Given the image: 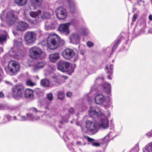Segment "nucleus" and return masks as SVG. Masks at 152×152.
<instances>
[{
    "label": "nucleus",
    "instance_id": "obj_12",
    "mask_svg": "<svg viewBox=\"0 0 152 152\" xmlns=\"http://www.w3.org/2000/svg\"><path fill=\"white\" fill-rule=\"evenodd\" d=\"M56 13L57 17L59 19H64L67 16L66 10L61 7H59L57 9Z\"/></svg>",
    "mask_w": 152,
    "mask_h": 152
},
{
    "label": "nucleus",
    "instance_id": "obj_59",
    "mask_svg": "<svg viewBox=\"0 0 152 152\" xmlns=\"http://www.w3.org/2000/svg\"><path fill=\"white\" fill-rule=\"evenodd\" d=\"M5 82L8 85H12V83H11L10 82L6 80L5 81Z\"/></svg>",
    "mask_w": 152,
    "mask_h": 152
},
{
    "label": "nucleus",
    "instance_id": "obj_30",
    "mask_svg": "<svg viewBox=\"0 0 152 152\" xmlns=\"http://www.w3.org/2000/svg\"><path fill=\"white\" fill-rule=\"evenodd\" d=\"M14 45L17 48H20L22 47L23 44L21 42L18 41L17 40H14Z\"/></svg>",
    "mask_w": 152,
    "mask_h": 152
},
{
    "label": "nucleus",
    "instance_id": "obj_25",
    "mask_svg": "<svg viewBox=\"0 0 152 152\" xmlns=\"http://www.w3.org/2000/svg\"><path fill=\"white\" fill-rule=\"evenodd\" d=\"M53 81L56 83V84L58 86L61 84L62 81L61 80V77L58 75L55 76L53 77Z\"/></svg>",
    "mask_w": 152,
    "mask_h": 152
},
{
    "label": "nucleus",
    "instance_id": "obj_31",
    "mask_svg": "<svg viewBox=\"0 0 152 152\" xmlns=\"http://www.w3.org/2000/svg\"><path fill=\"white\" fill-rule=\"evenodd\" d=\"M26 85L28 86H33L35 85V83H33L30 79H27L26 81Z\"/></svg>",
    "mask_w": 152,
    "mask_h": 152
},
{
    "label": "nucleus",
    "instance_id": "obj_6",
    "mask_svg": "<svg viewBox=\"0 0 152 152\" xmlns=\"http://www.w3.org/2000/svg\"><path fill=\"white\" fill-rule=\"evenodd\" d=\"M34 92L35 94L39 98L38 102L41 106L45 105L44 108L48 109V93L46 94L45 97L42 98L44 95V92L40 88H36Z\"/></svg>",
    "mask_w": 152,
    "mask_h": 152
},
{
    "label": "nucleus",
    "instance_id": "obj_19",
    "mask_svg": "<svg viewBox=\"0 0 152 152\" xmlns=\"http://www.w3.org/2000/svg\"><path fill=\"white\" fill-rule=\"evenodd\" d=\"M103 87L104 91L108 94H110L111 91V86L110 84L107 82L104 83Z\"/></svg>",
    "mask_w": 152,
    "mask_h": 152
},
{
    "label": "nucleus",
    "instance_id": "obj_28",
    "mask_svg": "<svg viewBox=\"0 0 152 152\" xmlns=\"http://www.w3.org/2000/svg\"><path fill=\"white\" fill-rule=\"evenodd\" d=\"M40 84L43 87H48V78L42 79L40 81Z\"/></svg>",
    "mask_w": 152,
    "mask_h": 152
},
{
    "label": "nucleus",
    "instance_id": "obj_49",
    "mask_svg": "<svg viewBox=\"0 0 152 152\" xmlns=\"http://www.w3.org/2000/svg\"><path fill=\"white\" fill-rule=\"evenodd\" d=\"M146 135L148 137H151L152 136V130L150 132H148L146 134Z\"/></svg>",
    "mask_w": 152,
    "mask_h": 152
},
{
    "label": "nucleus",
    "instance_id": "obj_48",
    "mask_svg": "<svg viewBox=\"0 0 152 152\" xmlns=\"http://www.w3.org/2000/svg\"><path fill=\"white\" fill-rule=\"evenodd\" d=\"M92 145L94 146H98L100 145L99 143L96 142H93L92 143Z\"/></svg>",
    "mask_w": 152,
    "mask_h": 152
},
{
    "label": "nucleus",
    "instance_id": "obj_50",
    "mask_svg": "<svg viewBox=\"0 0 152 152\" xmlns=\"http://www.w3.org/2000/svg\"><path fill=\"white\" fill-rule=\"evenodd\" d=\"M72 93L70 92H67L66 94V96L68 97H70L72 96Z\"/></svg>",
    "mask_w": 152,
    "mask_h": 152
},
{
    "label": "nucleus",
    "instance_id": "obj_32",
    "mask_svg": "<svg viewBox=\"0 0 152 152\" xmlns=\"http://www.w3.org/2000/svg\"><path fill=\"white\" fill-rule=\"evenodd\" d=\"M57 26V23L56 21H53L51 23L49 26L50 29H54Z\"/></svg>",
    "mask_w": 152,
    "mask_h": 152
},
{
    "label": "nucleus",
    "instance_id": "obj_51",
    "mask_svg": "<svg viewBox=\"0 0 152 152\" xmlns=\"http://www.w3.org/2000/svg\"><path fill=\"white\" fill-rule=\"evenodd\" d=\"M74 110L72 108H70L69 110V113L71 114H73L74 113Z\"/></svg>",
    "mask_w": 152,
    "mask_h": 152
},
{
    "label": "nucleus",
    "instance_id": "obj_29",
    "mask_svg": "<svg viewBox=\"0 0 152 152\" xmlns=\"http://www.w3.org/2000/svg\"><path fill=\"white\" fill-rule=\"evenodd\" d=\"M35 32L36 35V37H37L38 38H39L42 36L44 35L45 34H48L47 33H46L45 34H43V32L40 30L36 31Z\"/></svg>",
    "mask_w": 152,
    "mask_h": 152
},
{
    "label": "nucleus",
    "instance_id": "obj_47",
    "mask_svg": "<svg viewBox=\"0 0 152 152\" xmlns=\"http://www.w3.org/2000/svg\"><path fill=\"white\" fill-rule=\"evenodd\" d=\"M27 120V118L26 117L24 116H22L21 118V120L20 121H26Z\"/></svg>",
    "mask_w": 152,
    "mask_h": 152
},
{
    "label": "nucleus",
    "instance_id": "obj_34",
    "mask_svg": "<svg viewBox=\"0 0 152 152\" xmlns=\"http://www.w3.org/2000/svg\"><path fill=\"white\" fill-rule=\"evenodd\" d=\"M31 110L33 112H35L36 113H37L38 111L39 112H43L44 113V115H43V116H44L45 115L46 116V115H47V114H46V113H47V111H40V110L38 111L37 110V109L36 108H35L34 107H33V108H31Z\"/></svg>",
    "mask_w": 152,
    "mask_h": 152
},
{
    "label": "nucleus",
    "instance_id": "obj_38",
    "mask_svg": "<svg viewBox=\"0 0 152 152\" xmlns=\"http://www.w3.org/2000/svg\"><path fill=\"white\" fill-rule=\"evenodd\" d=\"M139 151V147L138 145H136L134 148H132L129 152H137Z\"/></svg>",
    "mask_w": 152,
    "mask_h": 152
},
{
    "label": "nucleus",
    "instance_id": "obj_42",
    "mask_svg": "<svg viewBox=\"0 0 152 152\" xmlns=\"http://www.w3.org/2000/svg\"><path fill=\"white\" fill-rule=\"evenodd\" d=\"M53 96L52 94L51 93L48 94V100L50 101H52L53 100Z\"/></svg>",
    "mask_w": 152,
    "mask_h": 152
},
{
    "label": "nucleus",
    "instance_id": "obj_53",
    "mask_svg": "<svg viewBox=\"0 0 152 152\" xmlns=\"http://www.w3.org/2000/svg\"><path fill=\"white\" fill-rule=\"evenodd\" d=\"M4 73V72L2 69L0 67V77H1L2 75Z\"/></svg>",
    "mask_w": 152,
    "mask_h": 152
},
{
    "label": "nucleus",
    "instance_id": "obj_46",
    "mask_svg": "<svg viewBox=\"0 0 152 152\" xmlns=\"http://www.w3.org/2000/svg\"><path fill=\"white\" fill-rule=\"evenodd\" d=\"M113 65L111 64L110 66V70L108 72H109V73L110 75H112L113 74Z\"/></svg>",
    "mask_w": 152,
    "mask_h": 152
},
{
    "label": "nucleus",
    "instance_id": "obj_52",
    "mask_svg": "<svg viewBox=\"0 0 152 152\" xmlns=\"http://www.w3.org/2000/svg\"><path fill=\"white\" fill-rule=\"evenodd\" d=\"M109 136L107 135L104 138V141L107 142L109 140Z\"/></svg>",
    "mask_w": 152,
    "mask_h": 152
},
{
    "label": "nucleus",
    "instance_id": "obj_45",
    "mask_svg": "<svg viewBox=\"0 0 152 152\" xmlns=\"http://www.w3.org/2000/svg\"><path fill=\"white\" fill-rule=\"evenodd\" d=\"M6 106L3 104H0V110H4L5 109Z\"/></svg>",
    "mask_w": 152,
    "mask_h": 152
},
{
    "label": "nucleus",
    "instance_id": "obj_58",
    "mask_svg": "<svg viewBox=\"0 0 152 152\" xmlns=\"http://www.w3.org/2000/svg\"><path fill=\"white\" fill-rule=\"evenodd\" d=\"M47 23H48V21H46L45 22V29L46 30H48V26L46 25Z\"/></svg>",
    "mask_w": 152,
    "mask_h": 152
},
{
    "label": "nucleus",
    "instance_id": "obj_40",
    "mask_svg": "<svg viewBox=\"0 0 152 152\" xmlns=\"http://www.w3.org/2000/svg\"><path fill=\"white\" fill-rule=\"evenodd\" d=\"M105 70L106 71L107 73L108 74H109V75L107 77L109 79H111V75H110V73H109V72L107 71L108 70V66H106L105 68Z\"/></svg>",
    "mask_w": 152,
    "mask_h": 152
},
{
    "label": "nucleus",
    "instance_id": "obj_55",
    "mask_svg": "<svg viewBox=\"0 0 152 152\" xmlns=\"http://www.w3.org/2000/svg\"><path fill=\"white\" fill-rule=\"evenodd\" d=\"M119 40H118L117 42L115 44V45H114V46H113V48H115L117 47V46L119 44Z\"/></svg>",
    "mask_w": 152,
    "mask_h": 152
},
{
    "label": "nucleus",
    "instance_id": "obj_13",
    "mask_svg": "<svg viewBox=\"0 0 152 152\" xmlns=\"http://www.w3.org/2000/svg\"><path fill=\"white\" fill-rule=\"evenodd\" d=\"M80 35L78 33H72L69 37L70 42L75 44H79L80 43Z\"/></svg>",
    "mask_w": 152,
    "mask_h": 152
},
{
    "label": "nucleus",
    "instance_id": "obj_39",
    "mask_svg": "<svg viewBox=\"0 0 152 152\" xmlns=\"http://www.w3.org/2000/svg\"><path fill=\"white\" fill-rule=\"evenodd\" d=\"M46 43L44 44L43 43L44 42V41L42 40V47L43 48L45 47L46 48L47 50H48V37L46 38Z\"/></svg>",
    "mask_w": 152,
    "mask_h": 152
},
{
    "label": "nucleus",
    "instance_id": "obj_63",
    "mask_svg": "<svg viewBox=\"0 0 152 152\" xmlns=\"http://www.w3.org/2000/svg\"><path fill=\"white\" fill-rule=\"evenodd\" d=\"M3 51V49L2 47H0V53Z\"/></svg>",
    "mask_w": 152,
    "mask_h": 152
},
{
    "label": "nucleus",
    "instance_id": "obj_36",
    "mask_svg": "<svg viewBox=\"0 0 152 152\" xmlns=\"http://www.w3.org/2000/svg\"><path fill=\"white\" fill-rule=\"evenodd\" d=\"M26 116L27 117L29 118V120L31 121H33L34 117L33 114L31 113H27L26 114Z\"/></svg>",
    "mask_w": 152,
    "mask_h": 152
},
{
    "label": "nucleus",
    "instance_id": "obj_16",
    "mask_svg": "<svg viewBox=\"0 0 152 152\" xmlns=\"http://www.w3.org/2000/svg\"><path fill=\"white\" fill-rule=\"evenodd\" d=\"M86 127L88 130L90 132L96 131V127L95 124L89 120L86 121Z\"/></svg>",
    "mask_w": 152,
    "mask_h": 152
},
{
    "label": "nucleus",
    "instance_id": "obj_35",
    "mask_svg": "<svg viewBox=\"0 0 152 152\" xmlns=\"http://www.w3.org/2000/svg\"><path fill=\"white\" fill-rule=\"evenodd\" d=\"M69 117V115L68 114H67L66 116L64 117H62V121H60V123H63L64 122H67L68 121V118Z\"/></svg>",
    "mask_w": 152,
    "mask_h": 152
},
{
    "label": "nucleus",
    "instance_id": "obj_56",
    "mask_svg": "<svg viewBox=\"0 0 152 152\" xmlns=\"http://www.w3.org/2000/svg\"><path fill=\"white\" fill-rule=\"evenodd\" d=\"M4 96V94L2 91H0V98H3Z\"/></svg>",
    "mask_w": 152,
    "mask_h": 152
},
{
    "label": "nucleus",
    "instance_id": "obj_8",
    "mask_svg": "<svg viewBox=\"0 0 152 152\" xmlns=\"http://www.w3.org/2000/svg\"><path fill=\"white\" fill-rule=\"evenodd\" d=\"M36 39L34 32L28 31L25 34L24 39L27 45H33L35 42Z\"/></svg>",
    "mask_w": 152,
    "mask_h": 152
},
{
    "label": "nucleus",
    "instance_id": "obj_61",
    "mask_svg": "<svg viewBox=\"0 0 152 152\" xmlns=\"http://www.w3.org/2000/svg\"><path fill=\"white\" fill-rule=\"evenodd\" d=\"M23 102L20 103H19V104H18L17 107H20L21 106L23 105Z\"/></svg>",
    "mask_w": 152,
    "mask_h": 152
},
{
    "label": "nucleus",
    "instance_id": "obj_14",
    "mask_svg": "<svg viewBox=\"0 0 152 152\" xmlns=\"http://www.w3.org/2000/svg\"><path fill=\"white\" fill-rule=\"evenodd\" d=\"M62 55L65 59L69 60L74 56L75 53L72 49H66L63 51Z\"/></svg>",
    "mask_w": 152,
    "mask_h": 152
},
{
    "label": "nucleus",
    "instance_id": "obj_1",
    "mask_svg": "<svg viewBox=\"0 0 152 152\" xmlns=\"http://www.w3.org/2000/svg\"><path fill=\"white\" fill-rule=\"evenodd\" d=\"M88 113L90 117L93 118L97 117L99 119V121L97 123L99 128L106 129L108 127V117L104 115L102 110L96 107H91L89 110Z\"/></svg>",
    "mask_w": 152,
    "mask_h": 152
},
{
    "label": "nucleus",
    "instance_id": "obj_60",
    "mask_svg": "<svg viewBox=\"0 0 152 152\" xmlns=\"http://www.w3.org/2000/svg\"><path fill=\"white\" fill-rule=\"evenodd\" d=\"M9 55L10 56L13 57H15L16 56H18V55L16 54H15V55H12L11 54L9 53Z\"/></svg>",
    "mask_w": 152,
    "mask_h": 152
},
{
    "label": "nucleus",
    "instance_id": "obj_21",
    "mask_svg": "<svg viewBox=\"0 0 152 152\" xmlns=\"http://www.w3.org/2000/svg\"><path fill=\"white\" fill-rule=\"evenodd\" d=\"M45 63H43L42 61L41 60L37 62V65H35L33 67V70L36 72L40 69L43 68L45 66Z\"/></svg>",
    "mask_w": 152,
    "mask_h": 152
},
{
    "label": "nucleus",
    "instance_id": "obj_41",
    "mask_svg": "<svg viewBox=\"0 0 152 152\" xmlns=\"http://www.w3.org/2000/svg\"><path fill=\"white\" fill-rule=\"evenodd\" d=\"M137 17V14H135L134 15L132 18V20L133 22H135Z\"/></svg>",
    "mask_w": 152,
    "mask_h": 152
},
{
    "label": "nucleus",
    "instance_id": "obj_33",
    "mask_svg": "<svg viewBox=\"0 0 152 152\" xmlns=\"http://www.w3.org/2000/svg\"><path fill=\"white\" fill-rule=\"evenodd\" d=\"M64 94L63 92L60 91L58 92V97L59 99L62 100L64 98Z\"/></svg>",
    "mask_w": 152,
    "mask_h": 152
},
{
    "label": "nucleus",
    "instance_id": "obj_24",
    "mask_svg": "<svg viewBox=\"0 0 152 152\" xmlns=\"http://www.w3.org/2000/svg\"><path fill=\"white\" fill-rule=\"evenodd\" d=\"M68 2L70 11L72 13H73L75 11V7L74 0H69Z\"/></svg>",
    "mask_w": 152,
    "mask_h": 152
},
{
    "label": "nucleus",
    "instance_id": "obj_10",
    "mask_svg": "<svg viewBox=\"0 0 152 152\" xmlns=\"http://www.w3.org/2000/svg\"><path fill=\"white\" fill-rule=\"evenodd\" d=\"M12 67L8 66V68L9 71L11 72V75H17L20 70V65L19 63L16 61H13L11 63Z\"/></svg>",
    "mask_w": 152,
    "mask_h": 152
},
{
    "label": "nucleus",
    "instance_id": "obj_3",
    "mask_svg": "<svg viewBox=\"0 0 152 152\" xmlns=\"http://www.w3.org/2000/svg\"><path fill=\"white\" fill-rule=\"evenodd\" d=\"M46 54L39 47L35 46L29 50V56L34 60H42L46 58Z\"/></svg>",
    "mask_w": 152,
    "mask_h": 152
},
{
    "label": "nucleus",
    "instance_id": "obj_64",
    "mask_svg": "<svg viewBox=\"0 0 152 152\" xmlns=\"http://www.w3.org/2000/svg\"><path fill=\"white\" fill-rule=\"evenodd\" d=\"M76 125L77 126H80V123L79 122H76Z\"/></svg>",
    "mask_w": 152,
    "mask_h": 152
},
{
    "label": "nucleus",
    "instance_id": "obj_26",
    "mask_svg": "<svg viewBox=\"0 0 152 152\" xmlns=\"http://www.w3.org/2000/svg\"><path fill=\"white\" fill-rule=\"evenodd\" d=\"M144 152H152V143H148L143 148Z\"/></svg>",
    "mask_w": 152,
    "mask_h": 152
},
{
    "label": "nucleus",
    "instance_id": "obj_5",
    "mask_svg": "<svg viewBox=\"0 0 152 152\" xmlns=\"http://www.w3.org/2000/svg\"><path fill=\"white\" fill-rule=\"evenodd\" d=\"M44 0H30V1L34 9H36L37 7L42 9L43 13L41 16L42 18L43 19H48V12L45 11L46 7L45 6H42V3Z\"/></svg>",
    "mask_w": 152,
    "mask_h": 152
},
{
    "label": "nucleus",
    "instance_id": "obj_44",
    "mask_svg": "<svg viewBox=\"0 0 152 152\" xmlns=\"http://www.w3.org/2000/svg\"><path fill=\"white\" fill-rule=\"evenodd\" d=\"M87 45L88 46L90 47L94 45V44L92 42L88 41L87 42Z\"/></svg>",
    "mask_w": 152,
    "mask_h": 152
},
{
    "label": "nucleus",
    "instance_id": "obj_37",
    "mask_svg": "<svg viewBox=\"0 0 152 152\" xmlns=\"http://www.w3.org/2000/svg\"><path fill=\"white\" fill-rule=\"evenodd\" d=\"M82 31L83 34L84 35H87L89 33L88 30L85 28H82Z\"/></svg>",
    "mask_w": 152,
    "mask_h": 152
},
{
    "label": "nucleus",
    "instance_id": "obj_2",
    "mask_svg": "<svg viewBox=\"0 0 152 152\" xmlns=\"http://www.w3.org/2000/svg\"><path fill=\"white\" fill-rule=\"evenodd\" d=\"M4 10H3L0 15V19L2 22L5 21L10 26L13 25L17 22L18 17L15 14V12L11 10L7 12L4 17Z\"/></svg>",
    "mask_w": 152,
    "mask_h": 152
},
{
    "label": "nucleus",
    "instance_id": "obj_27",
    "mask_svg": "<svg viewBox=\"0 0 152 152\" xmlns=\"http://www.w3.org/2000/svg\"><path fill=\"white\" fill-rule=\"evenodd\" d=\"M28 0H14V2L19 6H23L27 3Z\"/></svg>",
    "mask_w": 152,
    "mask_h": 152
},
{
    "label": "nucleus",
    "instance_id": "obj_9",
    "mask_svg": "<svg viewBox=\"0 0 152 152\" xmlns=\"http://www.w3.org/2000/svg\"><path fill=\"white\" fill-rule=\"evenodd\" d=\"M94 100L97 104H102L109 102L111 99L109 97H106L102 94H98L95 96Z\"/></svg>",
    "mask_w": 152,
    "mask_h": 152
},
{
    "label": "nucleus",
    "instance_id": "obj_22",
    "mask_svg": "<svg viewBox=\"0 0 152 152\" xmlns=\"http://www.w3.org/2000/svg\"><path fill=\"white\" fill-rule=\"evenodd\" d=\"M59 54L58 53L52 54L49 56L50 60L53 62L56 61L59 58Z\"/></svg>",
    "mask_w": 152,
    "mask_h": 152
},
{
    "label": "nucleus",
    "instance_id": "obj_43",
    "mask_svg": "<svg viewBox=\"0 0 152 152\" xmlns=\"http://www.w3.org/2000/svg\"><path fill=\"white\" fill-rule=\"evenodd\" d=\"M5 117L7 118L8 121H11L12 118V117L9 115H7L5 116Z\"/></svg>",
    "mask_w": 152,
    "mask_h": 152
},
{
    "label": "nucleus",
    "instance_id": "obj_54",
    "mask_svg": "<svg viewBox=\"0 0 152 152\" xmlns=\"http://www.w3.org/2000/svg\"><path fill=\"white\" fill-rule=\"evenodd\" d=\"M87 139L88 141L89 142H92L94 140V139L88 137H87Z\"/></svg>",
    "mask_w": 152,
    "mask_h": 152
},
{
    "label": "nucleus",
    "instance_id": "obj_62",
    "mask_svg": "<svg viewBox=\"0 0 152 152\" xmlns=\"http://www.w3.org/2000/svg\"><path fill=\"white\" fill-rule=\"evenodd\" d=\"M149 18L150 20H152V15H150L149 17Z\"/></svg>",
    "mask_w": 152,
    "mask_h": 152
},
{
    "label": "nucleus",
    "instance_id": "obj_15",
    "mask_svg": "<svg viewBox=\"0 0 152 152\" xmlns=\"http://www.w3.org/2000/svg\"><path fill=\"white\" fill-rule=\"evenodd\" d=\"M28 26V24L27 23L22 21H19L17 26L16 30L18 31H24L27 29Z\"/></svg>",
    "mask_w": 152,
    "mask_h": 152
},
{
    "label": "nucleus",
    "instance_id": "obj_7",
    "mask_svg": "<svg viewBox=\"0 0 152 152\" xmlns=\"http://www.w3.org/2000/svg\"><path fill=\"white\" fill-rule=\"evenodd\" d=\"M48 39L51 40L50 43L48 44V48L52 50L57 48L60 43V38L58 36L55 34H51Z\"/></svg>",
    "mask_w": 152,
    "mask_h": 152
},
{
    "label": "nucleus",
    "instance_id": "obj_4",
    "mask_svg": "<svg viewBox=\"0 0 152 152\" xmlns=\"http://www.w3.org/2000/svg\"><path fill=\"white\" fill-rule=\"evenodd\" d=\"M12 97L16 101L22 99L24 92V87L20 85L16 84L12 89Z\"/></svg>",
    "mask_w": 152,
    "mask_h": 152
},
{
    "label": "nucleus",
    "instance_id": "obj_57",
    "mask_svg": "<svg viewBox=\"0 0 152 152\" xmlns=\"http://www.w3.org/2000/svg\"><path fill=\"white\" fill-rule=\"evenodd\" d=\"M12 33H13V34L15 36H16L17 35H18V33L16 31L13 30L12 31Z\"/></svg>",
    "mask_w": 152,
    "mask_h": 152
},
{
    "label": "nucleus",
    "instance_id": "obj_18",
    "mask_svg": "<svg viewBox=\"0 0 152 152\" xmlns=\"http://www.w3.org/2000/svg\"><path fill=\"white\" fill-rule=\"evenodd\" d=\"M66 62L63 61H60L58 63L57 68L59 70L62 72H65Z\"/></svg>",
    "mask_w": 152,
    "mask_h": 152
},
{
    "label": "nucleus",
    "instance_id": "obj_23",
    "mask_svg": "<svg viewBox=\"0 0 152 152\" xmlns=\"http://www.w3.org/2000/svg\"><path fill=\"white\" fill-rule=\"evenodd\" d=\"M9 37L7 33L6 32L4 34H0V44H2L7 40V37Z\"/></svg>",
    "mask_w": 152,
    "mask_h": 152
},
{
    "label": "nucleus",
    "instance_id": "obj_20",
    "mask_svg": "<svg viewBox=\"0 0 152 152\" xmlns=\"http://www.w3.org/2000/svg\"><path fill=\"white\" fill-rule=\"evenodd\" d=\"M66 68L65 70V72H69L70 73L73 72L74 70V65L70 64L68 62H66Z\"/></svg>",
    "mask_w": 152,
    "mask_h": 152
},
{
    "label": "nucleus",
    "instance_id": "obj_11",
    "mask_svg": "<svg viewBox=\"0 0 152 152\" xmlns=\"http://www.w3.org/2000/svg\"><path fill=\"white\" fill-rule=\"evenodd\" d=\"M70 24L69 22L61 24L58 28V31L62 34L68 35L69 33V28Z\"/></svg>",
    "mask_w": 152,
    "mask_h": 152
},
{
    "label": "nucleus",
    "instance_id": "obj_17",
    "mask_svg": "<svg viewBox=\"0 0 152 152\" xmlns=\"http://www.w3.org/2000/svg\"><path fill=\"white\" fill-rule=\"evenodd\" d=\"M25 97L27 99H34V91L32 89L27 88L25 90H24V94Z\"/></svg>",
    "mask_w": 152,
    "mask_h": 152
}]
</instances>
